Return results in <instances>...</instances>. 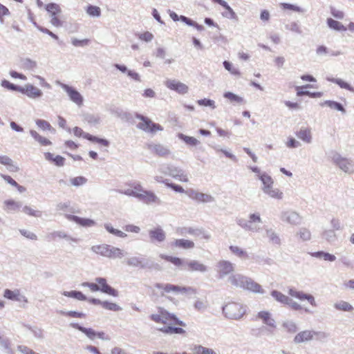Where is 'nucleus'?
Instances as JSON below:
<instances>
[{"label":"nucleus","mask_w":354,"mask_h":354,"mask_svg":"<svg viewBox=\"0 0 354 354\" xmlns=\"http://www.w3.org/2000/svg\"><path fill=\"white\" fill-rule=\"evenodd\" d=\"M158 313H153L149 316L151 321L161 324L162 326L158 330L167 335H185V330L183 328L186 324L180 320L174 314L170 313L162 307H158Z\"/></svg>","instance_id":"1"},{"label":"nucleus","mask_w":354,"mask_h":354,"mask_svg":"<svg viewBox=\"0 0 354 354\" xmlns=\"http://www.w3.org/2000/svg\"><path fill=\"white\" fill-rule=\"evenodd\" d=\"M83 287L88 288L93 292L100 291L112 297H118V291L112 288L107 282V280L103 277L95 278V283L93 282H84L82 283Z\"/></svg>","instance_id":"2"},{"label":"nucleus","mask_w":354,"mask_h":354,"mask_svg":"<svg viewBox=\"0 0 354 354\" xmlns=\"http://www.w3.org/2000/svg\"><path fill=\"white\" fill-rule=\"evenodd\" d=\"M223 312L229 319H239L245 313V308L240 303L231 301L223 307Z\"/></svg>","instance_id":"3"},{"label":"nucleus","mask_w":354,"mask_h":354,"mask_svg":"<svg viewBox=\"0 0 354 354\" xmlns=\"http://www.w3.org/2000/svg\"><path fill=\"white\" fill-rule=\"evenodd\" d=\"M135 117L140 120L137 124V128L143 131L155 133L157 131L163 130V128L160 124L153 122L147 117L139 113H136Z\"/></svg>","instance_id":"4"},{"label":"nucleus","mask_w":354,"mask_h":354,"mask_svg":"<svg viewBox=\"0 0 354 354\" xmlns=\"http://www.w3.org/2000/svg\"><path fill=\"white\" fill-rule=\"evenodd\" d=\"M154 287L160 290L159 295L162 297L169 293L184 294L191 290L189 287L180 286L171 283H156Z\"/></svg>","instance_id":"5"},{"label":"nucleus","mask_w":354,"mask_h":354,"mask_svg":"<svg viewBox=\"0 0 354 354\" xmlns=\"http://www.w3.org/2000/svg\"><path fill=\"white\" fill-rule=\"evenodd\" d=\"M46 10L50 17V23L55 27H60L63 25V21L60 17L62 8L59 4L55 3H49L45 6Z\"/></svg>","instance_id":"6"},{"label":"nucleus","mask_w":354,"mask_h":354,"mask_svg":"<svg viewBox=\"0 0 354 354\" xmlns=\"http://www.w3.org/2000/svg\"><path fill=\"white\" fill-rule=\"evenodd\" d=\"M92 250L96 254L109 258L120 257L122 254V251L119 248L106 244L94 245L92 247Z\"/></svg>","instance_id":"7"},{"label":"nucleus","mask_w":354,"mask_h":354,"mask_svg":"<svg viewBox=\"0 0 354 354\" xmlns=\"http://www.w3.org/2000/svg\"><path fill=\"white\" fill-rule=\"evenodd\" d=\"M62 88L66 92L70 100L78 106H82L84 103L82 95L75 88L67 84H62Z\"/></svg>","instance_id":"8"},{"label":"nucleus","mask_w":354,"mask_h":354,"mask_svg":"<svg viewBox=\"0 0 354 354\" xmlns=\"http://www.w3.org/2000/svg\"><path fill=\"white\" fill-rule=\"evenodd\" d=\"M71 326L73 328H76V329L80 330L81 332H82L83 333H84L91 339H93L96 337L100 339H106L105 333L104 332H97V333L93 329H92L91 328H84L83 326H81L80 325H79L77 323L71 324Z\"/></svg>","instance_id":"9"},{"label":"nucleus","mask_w":354,"mask_h":354,"mask_svg":"<svg viewBox=\"0 0 354 354\" xmlns=\"http://www.w3.org/2000/svg\"><path fill=\"white\" fill-rule=\"evenodd\" d=\"M288 294L291 297H295L301 301L307 300L308 303L313 306H317L315 298L312 295L304 293L302 291H297L293 288L289 289Z\"/></svg>","instance_id":"10"},{"label":"nucleus","mask_w":354,"mask_h":354,"mask_svg":"<svg viewBox=\"0 0 354 354\" xmlns=\"http://www.w3.org/2000/svg\"><path fill=\"white\" fill-rule=\"evenodd\" d=\"M165 85L169 89L174 90L180 94H185L188 91V86L187 85L174 80H167Z\"/></svg>","instance_id":"11"},{"label":"nucleus","mask_w":354,"mask_h":354,"mask_svg":"<svg viewBox=\"0 0 354 354\" xmlns=\"http://www.w3.org/2000/svg\"><path fill=\"white\" fill-rule=\"evenodd\" d=\"M19 92L31 98H37L42 95V91L32 84H26L24 87H21Z\"/></svg>","instance_id":"12"},{"label":"nucleus","mask_w":354,"mask_h":354,"mask_svg":"<svg viewBox=\"0 0 354 354\" xmlns=\"http://www.w3.org/2000/svg\"><path fill=\"white\" fill-rule=\"evenodd\" d=\"M149 236L152 242H163L166 239L165 231L160 227L149 231Z\"/></svg>","instance_id":"13"},{"label":"nucleus","mask_w":354,"mask_h":354,"mask_svg":"<svg viewBox=\"0 0 354 354\" xmlns=\"http://www.w3.org/2000/svg\"><path fill=\"white\" fill-rule=\"evenodd\" d=\"M171 247L176 248H181L184 250H189L194 248L195 244L194 241L185 239H175L171 243Z\"/></svg>","instance_id":"14"},{"label":"nucleus","mask_w":354,"mask_h":354,"mask_svg":"<svg viewBox=\"0 0 354 354\" xmlns=\"http://www.w3.org/2000/svg\"><path fill=\"white\" fill-rule=\"evenodd\" d=\"M317 333L313 330H304L295 335L294 341L295 343L299 344L304 342L310 341L313 339L314 335Z\"/></svg>","instance_id":"15"},{"label":"nucleus","mask_w":354,"mask_h":354,"mask_svg":"<svg viewBox=\"0 0 354 354\" xmlns=\"http://www.w3.org/2000/svg\"><path fill=\"white\" fill-rule=\"evenodd\" d=\"M187 193L191 198L198 202L207 203L212 201V197L206 194L195 192L194 190H190Z\"/></svg>","instance_id":"16"},{"label":"nucleus","mask_w":354,"mask_h":354,"mask_svg":"<svg viewBox=\"0 0 354 354\" xmlns=\"http://www.w3.org/2000/svg\"><path fill=\"white\" fill-rule=\"evenodd\" d=\"M218 273L221 277L228 274L233 272L234 266L232 263L227 261H221L218 263Z\"/></svg>","instance_id":"17"},{"label":"nucleus","mask_w":354,"mask_h":354,"mask_svg":"<svg viewBox=\"0 0 354 354\" xmlns=\"http://www.w3.org/2000/svg\"><path fill=\"white\" fill-rule=\"evenodd\" d=\"M3 296L4 297L10 300L27 301L25 297L21 295L19 290H11L9 289H6L4 291Z\"/></svg>","instance_id":"18"},{"label":"nucleus","mask_w":354,"mask_h":354,"mask_svg":"<svg viewBox=\"0 0 354 354\" xmlns=\"http://www.w3.org/2000/svg\"><path fill=\"white\" fill-rule=\"evenodd\" d=\"M138 198L148 204L158 202V198L153 192L146 190L142 194H138Z\"/></svg>","instance_id":"19"},{"label":"nucleus","mask_w":354,"mask_h":354,"mask_svg":"<svg viewBox=\"0 0 354 354\" xmlns=\"http://www.w3.org/2000/svg\"><path fill=\"white\" fill-rule=\"evenodd\" d=\"M187 267L190 272H204L207 270V267L204 264L195 260L187 262Z\"/></svg>","instance_id":"20"},{"label":"nucleus","mask_w":354,"mask_h":354,"mask_svg":"<svg viewBox=\"0 0 354 354\" xmlns=\"http://www.w3.org/2000/svg\"><path fill=\"white\" fill-rule=\"evenodd\" d=\"M68 218L83 227H91L95 224V222L92 219L80 218L77 216H68Z\"/></svg>","instance_id":"21"},{"label":"nucleus","mask_w":354,"mask_h":354,"mask_svg":"<svg viewBox=\"0 0 354 354\" xmlns=\"http://www.w3.org/2000/svg\"><path fill=\"white\" fill-rule=\"evenodd\" d=\"M44 157L46 160L54 163L57 167H62L65 163V158L59 155L54 156L53 153L46 152Z\"/></svg>","instance_id":"22"},{"label":"nucleus","mask_w":354,"mask_h":354,"mask_svg":"<svg viewBox=\"0 0 354 354\" xmlns=\"http://www.w3.org/2000/svg\"><path fill=\"white\" fill-rule=\"evenodd\" d=\"M257 317L262 320L263 323L270 326L275 327L274 320L271 317V314L268 311L259 312Z\"/></svg>","instance_id":"23"},{"label":"nucleus","mask_w":354,"mask_h":354,"mask_svg":"<svg viewBox=\"0 0 354 354\" xmlns=\"http://www.w3.org/2000/svg\"><path fill=\"white\" fill-rule=\"evenodd\" d=\"M243 288L251 290L254 292H262L261 286L259 283H256L255 281L248 277H246L245 279Z\"/></svg>","instance_id":"24"},{"label":"nucleus","mask_w":354,"mask_h":354,"mask_svg":"<svg viewBox=\"0 0 354 354\" xmlns=\"http://www.w3.org/2000/svg\"><path fill=\"white\" fill-rule=\"evenodd\" d=\"M160 258L165 261L169 262L175 266L180 267L183 265V260L177 257H173L164 254H160Z\"/></svg>","instance_id":"25"},{"label":"nucleus","mask_w":354,"mask_h":354,"mask_svg":"<svg viewBox=\"0 0 354 354\" xmlns=\"http://www.w3.org/2000/svg\"><path fill=\"white\" fill-rule=\"evenodd\" d=\"M328 82L337 84L342 88H345L349 91L354 92V88L351 86L348 83L344 82L341 79H337L333 77H327Z\"/></svg>","instance_id":"26"},{"label":"nucleus","mask_w":354,"mask_h":354,"mask_svg":"<svg viewBox=\"0 0 354 354\" xmlns=\"http://www.w3.org/2000/svg\"><path fill=\"white\" fill-rule=\"evenodd\" d=\"M30 135L42 146H49L52 144L48 138L40 136L36 131L30 130Z\"/></svg>","instance_id":"27"},{"label":"nucleus","mask_w":354,"mask_h":354,"mask_svg":"<svg viewBox=\"0 0 354 354\" xmlns=\"http://www.w3.org/2000/svg\"><path fill=\"white\" fill-rule=\"evenodd\" d=\"M63 295L67 297H71L75 298L79 301H86L87 300V298L86 295H84L82 292L80 291H76V290H72V291H64L62 293Z\"/></svg>","instance_id":"28"},{"label":"nucleus","mask_w":354,"mask_h":354,"mask_svg":"<svg viewBox=\"0 0 354 354\" xmlns=\"http://www.w3.org/2000/svg\"><path fill=\"white\" fill-rule=\"evenodd\" d=\"M145 190L139 183H134L131 185V189H129L125 192V194L129 196H133L138 198V194H142Z\"/></svg>","instance_id":"29"},{"label":"nucleus","mask_w":354,"mask_h":354,"mask_svg":"<svg viewBox=\"0 0 354 354\" xmlns=\"http://www.w3.org/2000/svg\"><path fill=\"white\" fill-rule=\"evenodd\" d=\"M152 151L156 155L160 157H165L169 154V150L161 145H155Z\"/></svg>","instance_id":"30"},{"label":"nucleus","mask_w":354,"mask_h":354,"mask_svg":"<svg viewBox=\"0 0 354 354\" xmlns=\"http://www.w3.org/2000/svg\"><path fill=\"white\" fill-rule=\"evenodd\" d=\"M245 279L246 277L243 275L236 274L231 277L230 280L232 285L237 287L243 288Z\"/></svg>","instance_id":"31"},{"label":"nucleus","mask_w":354,"mask_h":354,"mask_svg":"<svg viewBox=\"0 0 354 354\" xmlns=\"http://www.w3.org/2000/svg\"><path fill=\"white\" fill-rule=\"evenodd\" d=\"M271 295L277 301L283 304H289V301H290V299L288 296L279 291L273 290Z\"/></svg>","instance_id":"32"},{"label":"nucleus","mask_w":354,"mask_h":354,"mask_svg":"<svg viewBox=\"0 0 354 354\" xmlns=\"http://www.w3.org/2000/svg\"><path fill=\"white\" fill-rule=\"evenodd\" d=\"M296 135L299 139L307 143H309L311 140V133L308 129H302Z\"/></svg>","instance_id":"33"},{"label":"nucleus","mask_w":354,"mask_h":354,"mask_svg":"<svg viewBox=\"0 0 354 354\" xmlns=\"http://www.w3.org/2000/svg\"><path fill=\"white\" fill-rule=\"evenodd\" d=\"M335 309L341 311L351 312L353 310V307L348 302L340 301L334 305Z\"/></svg>","instance_id":"34"},{"label":"nucleus","mask_w":354,"mask_h":354,"mask_svg":"<svg viewBox=\"0 0 354 354\" xmlns=\"http://www.w3.org/2000/svg\"><path fill=\"white\" fill-rule=\"evenodd\" d=\"M86 140H88L92 142L97 143L98 145H100L102 147H107L109 146V141L106 139L100 138H97V137L92 136V135H87V136H86Z\"/></svg>","instance_id":"35"},{"label":"nucleus","mask_w":354,"mask_h":354,"mask_svg":"<svg viewBox=\"0 0 354 354\" xmlns=\"http://www.w3.org/2000/svg\"><path fill=\"white\" fill-rule=\"evenodd\" d=\"M327 24L330 28L335 30H346V28L342 23L331 18L327 19Z\"/></svg>","instance_id":"36"},{"label":"nucleus","mask_w":354,"mask_h":354,"mask_svg":"<svg viewBox=\"0 0 354 354\" xmlns=\"http://www.w3.org/2000/svg\"><path fill=\"white\" fill-rule=\"evenodd\" d=\"M337 165L346 172H351L353 170V165L351 162L346 158H340L338 160Z\"/></svg>","instance_id":"37"},{"label":"nucleus","mask_w":354,"mask_h":354,"mask_svg":"<svg viewBox=\"0 0 354 354\" xmlns=\"http://www.w3.org/2000/svg\"><path fill=\"white\" fill-rule=\"evenodd\" d=\"M102 307L106 310L114 312L120 311L122 309L121 307L117 304L110 302L108 301H103V303L102 304Z\"/></svg>","instance_id":"38"},{"label":"nucleus","mask_w":354,"mask_h":354,"mask_svg":"<svg viewBox=\"0 0 354 354\" xmlns=\"http://www.w3.org/2000/svg\"><path fill=\"white\" fill-rule=\"evenodd\" d=\"M260 179L264 185L263 187V192H265V189L267 190V189L272 188L273 180L270 176L267 174H262L260 176Z\"/></svg>","instance_id":"39"},{"label":"nucleus","mask_w":354,"mask_h":354,"mask_svg":"<svg viewBox=\"0 0 354 354\" xmlns=\"http://www.w3.org/2000/svg\"><path fill=\"white\" fill-rule=\"evenodd\" d=\"M0 164L12 167L11 171H17L19 170L17 167L12 165V160L8 156H0Z\"/></svg>","instance_id":"40"},{"label":"nucleus","mask_w":354,"mask_h":354,"mask_svg":"<svg viewBox=\"0 0 354 354\" xmlns=\"http://www.w3.org/2000/svg\"><path fill=\"white\" fill-rule=\"evenodd\" d=\"M230 251L240 258H248V255L246 251L243 250L241 248L235 245L230 246Z\"/></svg>","instance_id":"41"},{"label":"nucleus","mask_w":354,"mask_h":354,"mask_svg":"<svg viewBox=\"0 0 354 354\" xmlns=\"http://www.w3.org/2000/svg\"><path fill=\"white\" fill-rule=\"evenodd\" d=\"M264 192L274 198L281 199L283 197L282 192H281L279 189L273 188L272 187V188L267 189V190L265 189Z\"/></svg>","instance_id":"42"},{"label":"nucleus","mask_w":354,"mask_h":354,"mask_svg":"<svg viewBox=\"0 0 354 354\" xmlns=\"http://www.w3.org/2000/svg\"><path fill=\"white\" fill-rule=\"evenodd\" d=\"M60 313H61V315H62L64 316L68 317H73V318H85L86 316V314L84 313L77 312V311H73V310L67 311V312L62 311Z\"/></svg>","instance_id":"43"},{"label":"nucleus","mask_w":354,"mask_h":354,"mask_svg":"<svg viewBox=\"0 0 354 354\" xmlns=\"http://www.w3.org/2000/svg\"><path fill=\"white\" fill-rule=\"evenodd\" d=\"M23 212L30 216L33 217H39L41 216V212L39 210L35 209L30 206L26 205L23 208Z\"/></svg>","instance_id":"44"},{"label":"nucleus","mask_w":354,"mask_h":354,"mask_svg":"<svg viewBox=\"0 0 354 354\" xmlns=\"http://www.w3.org/2000/svg\"><path fill=\"white\" fill-rule=\"evenodd\" d=\"M224 97L232 102L242 103L243 101V99L241 97L231 92L225 93Z\"/></svg>","instance_id":"45"},{"label":"nucleus","mask_w":354,"mask_h":354,"mask_svg":"<svg viewBox=\"0 0 354 354\" xmlns=\"http://www.w3.org/2000/svg\"><path fill=\"white\" fill-rule=\"evenodd\" d=\"M214 3H217L226 9L230 15L231 18H236V15L234 11L228 6V4L223 0H212Z\"/></svg>","instance_id":"46"},{"label":"nucleus","mask_w":354,"mask_h":354,"mask_svg":"<svg viewBox=\"0 0 354 354\" xmlns=\"http://www.w3.org/2000/svg\"><path fill=\"white\" fill-rule=\"evenodd\" d=\"M193 351L196 354H216L213 350L205 348L202 346H195Z\"/></svg>","instance_id":"47"},{"label":"nucleus","mask_w":354,"mask_h":354,"mask_svg":"<svg viewBox=\"0 0 354 354\" xmlns=\"http://www.w3.org/2000/svg\"><path fill=\"white\" fill-rule=\"evenodd\" d=\"M35 123L38 126V127H39L41 129H42L44 131H46V130L50 131L52 129L54 130L52 128V126L50 125V124L48 122H47L46 120L38 119L35 121Z\"/></svg>","instance_id":"48"},{"label":"nucleus","mask_w":354,"mask_h":354,"mask_svg":"<svg viewBox=\"0 0 354 354\" xmlns=\"http://www.w3.org/2000/svg\"><path fill=\"white\" fill-rule=\"evenodd\" d=\"M105 228L106 230L111 234H113L117 236H119V237H122V238H124L127 236V234H125L124 232L119 230H116V229H114L111 225L109 224H106L105 225Z\"/></svg>","instance_id":"49"},{"label":"nucleus","mask_w":354,"mask_h":354,"mask_svg":"<svg viewBox=\"0 0 354 354\" xmlns=\"http://www.w3.org/2000/svg\"><path fill=\"white\" fill-rule=\"evenodd\" d=\"M180 138L182 139L186 144L192 146H195L198 144V140L194 137L185 136L183 134L180 135Z\"/></svg>","instance_id":"50"},{"label":"nucleus","mask_w":354,"mask_h":354,"mask_svg":"<svg viewBox=\"0 0 354 354\" xmlns=\"http://www.w3.org/2000/svg\"><path fill=\"white\" fill-rule=\"evenodd\" d=\"M5 205L8 210L16 211L20 207V204L13 200H7L5 201Z\"/></svg>","instance_id":"51"},{"label":"nucleus","mask_w":354,"mask_h":354,"mask_svg":"<svg viewBox=\"0 0 354 354\" xmlns=\"http://www.w3.org/2000/svg\"><path fill=\"white\" fill-rule=\"evenodd\" d=\"M86 12L91 16L99 17L101 14V10L97 6H89L86 9Z\"/></svg>","instance_id":"52"},{"label":"nucleus","mask_w":354,"mask_h":354,"mask_svg":"<svg viewBox=\"0 0 354 354\" xmlns=\"http://www.w3.org/2000/svg\"><path fill=\"white\" fill-rule=\"evenodd\" d=\"M315 256L317 257L323 258L325 261H334L335 260V257L333 254H330L329 253L324 252H318L315 254Z\"/></svg>","instance_id":"53"},{"label":"nucleus","mask_w":354,"mask_h":354,"mask_svg":"<svg viewBox=\"0 0 354 354\" xmlns=\"http://www.w3.org/2000/svg\"><path fill=\"white\" fill-rule=\"evenodd\" d=\"M70 181L73 186L78 187L85 184L87 181V179L83 176H77L71 178Z\"/></svg>","instance_id":"54"},{"label":"nucleus","mask_w":354,"mask_h":354,"mask_svg":"<svg viewBox=\"0 0 354 354\" xmlns=\"http://www.w3.org/2000/svg\"><path fill=\"white\" fill-rule=\"evenodd\" d=\"M90 42V40L88 39H78L76 38H73L71 40L72 44L75 47H83L87 46Z\"/></svg>","instance_id":"55"},{"label":"nucleus","mask_w":354,"mask_h":354,"mask_svg":"<svg viewBox=\"0 0 354 354\" xmlns=\"http://www.w3.org/2000/svg\"><path fill=\"white\" fill-rule=\"evenodd\" d=\"M1 85L4 88H6L8 89H10V90H12V91H19V89L21 88V87L17 86L10 83L8 80H3L2 82H1Z\"/></svg>","instance_id":"56"},{"label":"nucleus","mask_w":354,"mask_h":354,"mask_svg":"<svg viewBox=\"0 0 354 354\" xmlns=\"http://www.w3.org/2000/svg\"><path fill=\"white\" fill-rule=\"evenodd\" d=\"M162 183H164L166 185V186L171 188L173 190H174L177 192H179V193L185 192L184 189L180 185H178L174 184V183H169L165 180L162 181Z\"/></svg>","instance_id":"57"},{"label":"nucleus","mask_w":354,"mask_h":354,"mask_svg":"<svg viewBox=\"0 0 354 354\" xmlns=\"http://www.w3.org/2000/svg\"><path fill=\"white\" fill-rule=\"evenodd\" d=\"M299 235L300 238L304 241H308L311 237L310 232L306 228L301 229L299 233Z\"/></svg>","instance_id":"58"},{"label":"nucleus","mask_w":354,"mask_h":354,"mask_svg":"<svg viewBox=\"0 0 354 354\" xmlns=\"http://www.w3.org/2000/svg\"><path fill=\"white\" fill-rule=\"evenodd\" d=\"M197 103L200 106H211L212 108L215 107L214 102L206 98L198 100Z\"/></svg>","instance_id":"59"},{"label":"nucleus","mask_w":354,"mask_h":354,"mask_svg":"<svg viewBox=\"0 0 354 354\" xmlns=\"http://www.w3.org/2000/svg\"><path fill=\"white\" fill-rule=\"evenodd\" d=\"M138 37L140 40L145 41H150L153 38V35L149 32H145L143 33H140L138 35Z\"/></svg>","instance_id":"60"},{"label":"nucleus","mask_w":354,"mask_h":354,"mask_svg":"<svg viewBox=\"0 0 354 354\" xmlns=\"http://www.w3.org/2000/svg\"><path fill=\"white\" fill-rule=\"evenodd\" d=\"M223 65L225 68L230 71L232 74L237 75H240V72L236 68H233L232 64L229 62L225 61L223 62Z\"/></svg>","instance_id":"61"},{"label":"nucleus","mask_w":354,"mask_h":354,"mask_svg":"<svg viewBox=\"0 0 354 354\" xmlns=\"http://www.w3.org/2000/svg\"><path fill=\"white\" fill-rule=\"evenodd\" d=\"M325 103L326 104H328L331 108H334L338 111L345 112V109H344L342 105L338 102H333V101H326Z\"/></svg>","instance_id":"62"},{"label":"nucleus","mask_w":354,"mask_h":354,"mask_svg":"<svg viewBox=\"0 0 354 354\" xmlns=\"http://www.w3.org/2000/svg\"><path fill=\"white\" fill-rule=\"evenodd\" d=\"M124 230L130 233H139L140 232V227L138 226L134 225H127L124 227Z\"/></svg>","instance_id":"63"},{"label":"nucleus","mask_w":354,"mask_h":354,"mask_svg":"<svg viewBox=\"0 0 354 354\" xmlns=\"http://www.w3.org/2000/svg\"><path fill=\"white\" fill-rule=\"evenodd\" d=\"M73 133L77 137H83L84 138L86 139V136L90 135L89 133H84V131L78 127H75L73 129Z\"/></svg>","instance_id":"64"}]
</instances>
